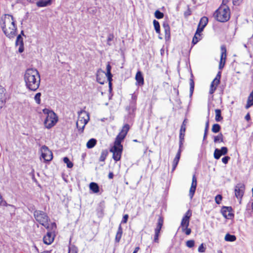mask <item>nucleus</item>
Returning <instances> with one entry per match:
<instances>
[{
    "instance_id": "34",
    "label": "nucleus",
    "mask_w": 253,
    "mask_h": 253,
    "mask_svg": "<svg viewBox=\"0 0 253 253\" xmlns=\"http://www.w3.org/2000/svg\"><path fill=\"white\" fill-rule=\"evenodd\" d=\"M221 127L219 125L217 124H215L213 125L211 128V131L213 133L218 132L220 130Z\"/></svg>"
},
{
    "instance_id": "64",
    "label": "nucleus",
    "mask_w": 253,
    "mask_h": 253,
    "mask_svg": "<svg viewBox=\"0 0 253 253\" xmlns=\"http://www.w3.org/2000/svg\"><path fill=\"white\" fill-rule=\"evenodd\" d=\"M139 248L138 247H137L135 248L134 251L132 253H137V252L139 251Z\"/></svg>"
},
{
    "instance_id": "8",
    "label": "nucleus",
    "mask_w": 253,
    "mask_h": 253,
    "mask_svg": "<svg viewBox=\"0 0 253 253\" xmlns=\"http://www.w3.org/2000/svg\"><path fill=\"white\" fill-rule=\"evenodd\" d=\"M129 129V126L127 124L125 125L123 127L121 131L119 133V134L117 136L114 142V145L117 146H122V145L121 144V142L125 138Z\"/></svg>"
},
{
    "instance_id": "28",
    "label": "nucleus",
    "mask_w": 253,
    "mask_h": 253,
    "mask_svg": "<svg viewBox=\"0 0 253 253\" xmlns=\"http://www.w3.org/2000/svg\"><path fill=\"white\" fill-rule=\"evenodd\" d=\"M96 144V140L94 138H91L87 141L86 143V147L87 148L90 149L93 148L95 145Z\"/></svg>"
},
{
    "instance_id": "43",
    "label": "nucleus",
    "mask_w": 253,
    "mask_h": 253,
    "mask_svg": "<svg viewBox=\"0 0 253 253\" xmlns=\"http://www.w3.org/2000/svg\"><path fill=\"white\" fill-rule=\"evenodd\" d=\"M163 13L161 12L160 11L157 10L155 12V16L157 19H161L164 17Z\"/></svg>"
},
{
    "instance_id": "53",
    "label": "nucleus",
    "mask_w": 253,
    "mask_h": 253,
    "mask_svg": "<svg viewBox=\"0 0 253 253\" xmlns=\"http://www.w3.org/2000/svg\"><path fill=\"white\" fill-rule=\"evenodd\" d=\"M197 36L198 35H196L195 34V36H194V37L193 38L192 43L194 44H196L199 42V39L198 38Z\"/></svg>"
},
{
    "instance_id": "30",
    "label": "nucleus",
    "mask_w": 253,
    "mask_h": 253,
    "mask_svg": "<svg viewBox=\"0 0 253 253\" xmlns=\"http://www.w3.org/2000/svg\"><path fill=\"white\" fill-rule=\"evenodd\" d=\"M190 96H191L193 93L194 89V82L193 79V75H191V78L190 79Z\"/></svg>"
},
{
    "instance_id": "18",
    "label": "nucleus",
    "mask_w": 253,
    "mask_h": 253,
    "mask_svg": "<svg viewBox=\"0 0 253 253\" xmlns=\"http://www.w3.org/2000/svg\"><path fill=\"white\" fill-rule=\"evenodd\" d=\"M163 28L165 31V40L168 41L170 38V30L169 25L167 23H164L163 25Z\"/></svg>"
},
{
    "instance_id": "16",
    "label": "nucleus",
    "mask_w": 253,
    "mask_h": 253,
    "mask_svg": "<svg viewBox=\"0 0 253 253\" xmlns=\"http://www.w3.org/2000/svg\"><path fill=\"white\" fill-rule=\"evenodd\" d=\"M232 208L231 207H223L221 209V212L223 216L226 218H231L233 216L231 213Z\"/></svg>"
},
{
    "instance_id": "31",
    "label": "nucleus",
    "mask_w": 253,
    "mask_h": 253,
    "mask_svg": "<svg viewBox=\"0 0 253 253\" xmlns=\"http://www.w3.org/2000/svg\"><path fill=\"white\" fill-rule=\"evenodd\" d=\"M223 142V136L221 133L214 137V143H220Z\"/></svg>"
},
{
    "instance_id": "25",
    "label": "nucleus",
    "mask_w": 253,
    "mask_h": 253,
    "mask_svg": "<svg viewBox=\"0 0 253 253\" xmlns=\"http://www.w3.org/2000/svg\"><path fill=\"white\" fill-rule=\"evenodd\" d=\"M208 23V18L207 17L204 16L202 17L199 23V26L202 28H205Z\"/></svg>"
},
{
    "instance_id": "33",
    "label": "nucleus",
    "mask_w": 253,
    "mask_h": 253,
    "mask_svg": "<svg viewBox=\"0 0 253 253\" xmlns=\"http://www.w3.org/2000/svg\"><path fill=\"white\" fill-rule=\"evenodd\" d=\"M153 25L155 28V30L157 34L160 33V26L159 23L156 20H153Z\"/></svg>"
},
{
    "instance_id": "49",
    "label": "nucleus",
    "mask_w": 253,
    "mask_h": 253,
    "mask_svg": "<svg viewBox=\"0 0 253 253\" xmlns=\"http://www.w3.org/2000/svg\"><path fill=\"white\" fill-rule=\"evenodd\" d=\"M219 151H221V153L222 155H224L227 153L228 149L226 147H222L219 149Z\"/></svg>"
},
{
    "instance_id": "23",
    "label": "nucleus",
    "mask_w": 253,
    "mask_h": 253,
    "mask_svg": "<svg viewBox=\"0 0 253 253\" xmlns=\"http://www.w3.org/2000/svg\"><path fill=\"white\" fill-rule=\"evenodd\" d=\"M123 234V229L121 225H120L118 229V231L115 237V241L119 243L120 241Z\"/></svg>"
},
{
    "instance_id": "40",
    "label": "nucleus",
    "mask_w": 253,
    "mask_h": 253,
    "mask_svg": "<svg viewBox=\"0 0 253 253\" xmlns=\"http://www.w3.org/2000/svg\"><path fill=\"white\" fill-rule=\"evenodd\" d=\"M68 253H78L77 248L74 245L69 246Z\"/></svg>"
},
{
    "instance_id": "1",
    "label": "nucleus",
    "mask_w": 253,
    "mask_h": 253,
    "mask_svg": "<svg viewBox=\"0 0 253 253\" xmlns=\"http://www.w3.org/2000/svg\"><path fill=\"white\" fill-rule=\"evenodd\" d=\"M25 85L29 90L36 91L40 86L41 77L38 71L35 68L26 70L24 74Z\"/></svg>"
},
{
    "instance_id": "36",
    "label": "nucleus",
    "mask_w": 253,
    "mask_h": 253,
    "mask_svg": "<svg viewBox=\"0 0 253 253\" xmlns=\"http://www.w3.org/2000/svg\"><path fill=\"white\" fill-rule=\"evenodd\" d=\"M221 72L220 71H219L218 72V73L217 74L215 78L212 81L213 82V83H215L216 85H218L220 83V78H221Z\"/></svg>"
},
{
    "instance_id": "2",
    "label": "nucleus",
    "mask_w": 253,
    "mask_h": 253,
    "mask_svg": "<svg viewBox=\"0 0 253 253\" xmlns=\"http://www.w3.org/2000/svg\"><path fill=\"white\" fill-rule=\"evenodd\" d=\"M0 27L8 38H12L16 35L17 27L13 17L9 14H5L1 18L0 21Z\"/></svg>"
},
{
    "instance_id": "5",
    "label": "nucleus",
    "mask_w": 253,
    "mask_h": 253,
    "mask_svg": "<svg viewBox=\"0 0 253 253\" xmlns=\"http://www.w3.org/2000/svg\"><path fill=\"white\" fill-rule=\"evenodd\" d=\"M34 216L38 222L46 229H49L48 220H49V219L45 212L42 211L36 210L34 212Z\"/></svg>"
},
{
    "instance_id": "62",
    "label": "nucleus",
    "mask_w": 253,
    "mask_h": 253,
    "mask_svg": "<svg viewBox=\"0 0 253 253\" xmlns=\"http://www.w3.org/2000/svg\"><path fill=\"white\" fill-rule=\"evenodd\" d=\"M245 119L247 121H249L250 120V115L249 113L248 114H247L246 116H245Z\"/></svg>"
},
{
    "instance_id": "63",
    "label": "nucleus",
    "mask_w": 253,
    "mask_h": 253,
    "mask_svg": "<svg viewBox=\"0 0 253 253\" xmlns=\"http://www.w3.org/2000/svg\"><path fill=\"white\" fill-rule=\"evenodd\" d=\"M113 173L112 172H110L108 175V177L109 179H112L113 177Z\"/></svg>"
},
{
    "instance_id": "41",
    "label": "nucleus",
    "mask_w": 253,
    "mask_h": 253,
    "mask_svg": "<svg viewBox=\"0 0 253 253\" xmlns=\"http://www.w3.org/2000/svg\"><path fill=\"white\" fill-rule=\"evenodd\" d=\"M42 94L40 92H38L36 94L34 97V100L38 104H41V97Z\"/></svg>"
},
{
    "instance_id": "50",
    "label": "nucleus",
    "mask_w": 253,
    "mask_h": 253,
    "mask_svg": "<svg viewBox=\"0 0 253 253\" xmlns=\"http://www.w3.org/2000/svg\"><path fill=\"white\" fill-rule=\"evenodd\" d=\"M206 248L204 246V244H202L198 248V252L200 253H204L205 252Z\"/></svg>"
},
{
    "instance_id": "61",
    "label": "nucleus",
    "mask_w": 253,
    "mask_h": 253,
    "mask_svg": "<svg viewBox=\"0 0 253 253\" xmlns=\"http://www.w3.org/2000/svg\"><path fill=\"white\" fill-rule=\"evenodd\" d=\"M179 161V159L174 158L173 161V163L178 164Z\"/></svg>"
},
{
    "instance_id": "59",
    "label": "nucleus",
    "mask_w": 253,
    "mask_h": 253,
    "mask_svg": "<svg viewBox=\"0 0 253 253\" xmlns=\"http://www.w3.org/2000/svg\"><path fill=\"white\" fill-rule=\"evenodd\" d=\"M230 0H223L222 4L221 5H226V4Z\"/></svg>"
},
{
    "instance_id": "27",
    "label": "nucleus",
    "mask_w": 253,
    "mask_h": 253,
    "mask_svg": "<svg viewBox=\"0 0 253 253\" xmlns=\"http://www.w3.org/2000/svg\"><path fill=\"white\" fill-rule=\"evenodd\" d=\"M111 66L110 64V63L108 62L106 66V73H105V76L107 78H109L110 79H111V78H112V75L111 73Z\"/></svg>"
},
{
    "instance_id": "12",
    "label": "nucleus",
    "mask_w": 253,
    "mask_h": 253,
    "mask_svg": "<svg viewBox=\"0 0 253 253\" xmlns=\"http://www.w3.org/2000/svg\"><path fill=\"white\" fill-rule=\"evenodd\" d=\"M221 53L220 55V62L219 64V69L220 70H221L223 69V68L224 66L225 61H226V48L222 46L221 47Z\"/></svg>"
},
{
    "instance_id": "56",
    "label": "nucleus",
    "mask_w": 253,
    "mask_h": 253,
    "mask_svg": "<svg viewBox=\"0 0 253 253\" xmlns=\"http://www.w3.org/2000/svg\"><path fill=\"white\" fill-rule=\"evenodd\" d=\"M181 146V145L180 146H179V150H178V152H177V154H176V155L175 156V158H177V159H178L179 160L180 159V155H181V149H180Z\"/></svg>"
},
{
    "instance_id": "26",
    "label": "nucleus",
    "mask_w": 253,
    "mask_h": 253,
    "mask_svg": "<svg viewBox=\"0 0 253 253\" xmlns=\"http://www.w3.org/2000/svg\"><path fill=\"white\" fill-rule=\"evenodd\" d=\"M215 121L216 122L221 121L223 119V118L221 115V110L218 109H215Z\"/></svg>"
},
{
    "instance_id": "60",
    "label": "nucleus",
    "mask_w": 253,
    "mask_h": 253,
    "mask_svg": "<svg viewBox=\"0 0 253 253\" xmlns=\"http://www.w3.org/2000/svg\"><path fill=\"white\" fill-rule=\"evenodd\" d=\"M209 120H208L207 122H206V126H205V129H209Z\"/></svg>"
},
{
    "instance_id": "21",
    "label": "nucleus",
    "mask_w": 253,
    "mask_h": 253,
    "mask_svg": "<svg viewBox=\"0 0 253 253\" xmlns=\"http://www.w3.org/2000/svg\"><path fill=\"white\" fill-rule=\"evenodd\" d=\"M164 220L162 217H159L158 219L157 226L155 229V233L160 234V231L163 225Z\"/></svg>"
},
{
    "instance_id": "24",
    "label": "nucleus",
    "mask_w": 253,
    "mask_h": 253,
    "mask_svg": "<svg viewBox=\"0 0 253 253\" xmlns=\"http://www.w3.org/2000/svg\"><path fill=\"white\" fill-rule=\"evenodd\" d=\"M89 189L95 193H98L99 191L98 184L95 182H91L89 184Z\"/></svg>"
},
{
    "instance_id": "15",
    "label": "nucleus",
    "mask_w": 253,
    "mask_h": 253,
    "mask_svg": "<svg viewBox=\"0 0 253 253\" xmlns=\"http://www.w3.org/2000/svg\"><path fill=\"white\" fill-rule=\"evenodd\" d=\"M105 72L101 69L98 70L96 73V80L97 82L101 84H104L105 81Z\"/></svg>"
},
{
    "instance_id": "52",
    "label": "nucleus",
    "mask_w": 253,
    "mask_h": 253,
    "mask_svg": "<svg viewBox=\"0 0 253 253\" xmlns=\"http://www.w3.org/2000/svg\"><path fill=\"white\" fill-rule=\"evenodd\" d=\"M230 159V157L229 156H225L222 159V162L225 164H226L228 163V161Z\"/></svg>"
},
{
    "instance_id": "4",
    "label": "nucleus",
    "mask_w": 253,
    "mask_h": 253,
    "mask_svg": "<svg viewBox=\"0 0 253 253\" xmlns=\"http://www.w3.org/2000/svg\"><path fill=\"white\" fill-rule=\"evenodd\" d=\"M214 16L216 19L221 22L227 21L230 17V9L227 5H221L215 11Z\"/></svg>"
},
{
    "instance_id": "17",
    "label": "nucleus",
    "mask_w": 253,
    "mask_h": 253,
    "mask_svg": "<svg viewBox=\"0 0 253 253\" xmlns=\"http://www.w3.org/2000/svg\"><path fill=\"white\" fill-rule=\"evenodd\" d=\"M54 236L50 232H48L45 236L43 238V241L44 244L46 245L51 244L54 240Z\"/></svg>"
},
{
    "instance_id": "10",
    "label": "nucleus",
    "mask_w": 253,
    "mask_h": 253,
    "mask_svg": "<svg viewBox=\"0 0 253 253\" xmlns=\"http://www.w3.org/2000/svg\"><path fill=\"white\" fill-rule=\"evenodd\" d=\"M42 157L45 161H50L52 159V153L48 148L44 145L41 149Z\"/></svg>"
},
{
    "instance_id": "20",
    "label": "nucleus",
    "mask_w": 253,
    "mask_h": 253,
    "mask_svg": "<svg viewBox=\"0 0 253 253\" xmlns=\"http://www.w3.org/2000/svg\"><path fill=\"white\" fill-rule=\"evenodd\" d=\"M6 100V92L5 89L0 85V101L1 103H5Z\"/></svg>"
},
{
    "instance_id": "48",
    "label": "nucleus",
    "mask_w": 253,
    "mask_h": 253,
    "mask_svg": "<svg viewBox=\"0 0 253 253\" xmlns=\"http://www.w3.org/2000/svg\"><path fill=\"white\" fill-rule=\"evenodd\" d=\"M222 200V196L221 195H217L215 198V201L217 204H219Z\"/></svg>"
},
{
    "instance_id": "29",
    "label": "nucleus",
    "mask_w": 253,
    "mask_h": 253,
    "mask_svg": "<svg viewBox=\"0 0 253 253\" xmlns=\"http://www.w3.org/2000/svg\"><path fill=\"white\" fill-rule=\"evenodd\" d=\"M224 239L226 241L234 242L236 240V237L235 235H231L228 233L226 234Z\"/></svg>"
},
{
    "instance_id": "32",
    "label": "nucleus",
    "mask_w": 253,
    "mask_h": 253,
    "mask_svg": "<svg viewBox=\"0 0 253 253\" xmlns=\"http://www.w3.org/2000/svg\"><path fill=\"white\" fill-rule=\"evenodd\" d=\"M108 154V151L107 150H103L101 152V155L99 158L100 161L104 162Z\"/></svg>"
},
{
    "instance_id": "35",
    "label": "nucleus",
    "mask_w": 253,
    "mask_h": 253,
    "mask_svg": "<svg viewBox=\"0 0 253 253\" xmlns=\"http://www.w3.org/2000/svg\"><path fill=\"white\" fill-rule=\"evenodd\" d=\"M221 72L220 71H219L218 72V73L217 74L215 78L212 81L213 82V83H215L216 85H218L220 83V78H221Z\"/></svg>"
},
{
    "instance_id": "51",
    "label": "nucleus",
    "mask_w": 253,
    "mask_h": 253,
    "mask_svg": "<svg viewBox=\"0 0 253 253\" xmlns=\"http://www.w3.org/2000/svg\"><path fill=\"white\" fill-rule=\"evenodd\" d=\"M243 0H232V2L234 5H239L242 2Z\"/></svg>"
},
{
    "instance_id": "3",
    "label": "nucleus",
    "mask_w": 253,
    "mask_h": 253,
    "mask_svg": "<svg viewBox=\"0 0 253 253\" xmlns=\"http://www.w3.org/2000/svg\"><path fill=\"white\" fill-rule=\"evenodd\" d=\"M42 112L46 115V118L44 121L45 127L48 129L51 128L57 122V116L53 111L46 108L43 109Z\"/></svg>"
},
{
    "instance_id": "7",
    "label": "nucleus",
    "mask_w": 253,
    "mask_h": 253,
    "mask_svg": "<svg viewBox=\"0 0 253 253\" xmlns=\"http://www.w3.org/2000/svg\"><path fill=\"white\" fill-rule=\"evenodd\" d=\"M191 215V211L188 210L183 217L179 227V228L181 229V231L185 233L187 235H190L191 233V229L188 228L190 218Z\"/></svg>"
},
{
    "instance_id": "11",
    "label": "nucleus",
    "mask_w": 253,
    "mask_h": 253,
    "mask_svg": "<svg viewBox=\"0 0 253 253\" xmlns=\"http://www.w3.org/2000/svg\"><path fill=\"white\" fill-rule=\"evenodd\" d=\"M245 186L242 183L237 184L235 187V194L237 198H241L244 195Z\"/></svg>"
},
{
    "instance_id": "55",
    "label": "nucleus",
    "mask_w": 253,
    "mask_h": 253,
    "mask_svg": "<svg viewBox=\"0 0 253 253\" xmlns=\"http://www.w3.org/2000/svg\"><path fill=\"white\" fill-rule=\"evenodd\" d=\"M159 234L155 233L154 237V242L157 243H159Z\"/></svg>"
},
{
    "instance_id": "54",
    "label": "nucleus",
    "mask_w": 253,
    "mask_h": 253,
    "mask_svg": "<svg viewBox=\"0 0 253 253\" xmlns=\"http://www.w3.org/2000/svg\"><path fill=\"white\" fill-rule=\"evenodd\" d=\"M128 218V215L127 214L124 215L123 216V220L122 221V223H126Z\"/></svg>"
},
{
    "instance_id": "13",
    "label": "nucleus",
    "mask_w": 253,
    "mask_h": 253,
    "mask_svg": "<svg viewBox=\"0 0 253 253\" xmlns=\"http://www.w3.org/2000/svg\"><path fill=\"white\" fill-rule=\"evenodd\" d=\"M197 182L196 177L195 175H193V177H192V183H191V187H190V188L189 190V196L191 199H192L194 196V193L195 192L196 189L197 187Z\"/></svg>"
},
{
    "instance_id": "19",
    "label": "nucleus",
    "mask_w": 253,
    "mask_h": 253,
    "mask_svg": "<svg viewBox=\"0 0 253 253\" xmlns=\"http://www.w3.org/2000/svg\"><path fill=\"white\" fill-rule=\"evenodd\" d=\"M135 80L136 81V84L139 85H143L144 84V78L142 73L140 71H138L135 75Z\"/></svg>"
},
{
    "instance_id": "42",
    "label": "nucleus",
    "mask_w": 253,
    "mask_h": 253,
    "mask_svg": "<svg viewBox=\"0 0 253 253\" xmlns=\"http://www.w3.org/2000/svg\"><path fill=\"white\" fill-rule=\"evenodd\" d=\"M15 43H16V45H18L23 44H24L23 43V38L21 36V35H19L17 36Z\"/></svg>"
},
{
    "instance_id": "6",
    "label": "nucleus",
    "mask_w": 253,
    "mask_h": 253,
    "mask_svg": "<svg viewBox=\"0 0 253 253\" xmlns=\"http://www.w3.org/2000/svg\"><path fill=\"white\" fill-rule=\"evenodd\" d=\"M89 120L88 113L85 111L82 110L78 113V119L76 122V126L79 130L83 131L85 126Z\"/></svg>"
},
{
    "instance_id": "39",
    "label": "nucleus",
    "mask_w": 253,
    "mask_h": 253,
    "mask_svg": "<svg viewBox=\"0 0 253 253\" xmlns=\"http://www.w3.org/2000/svg\"><path fill=\"white\" fill-rule=\"evenodd\" d=\"M64 162L66 164L67 167L68 168H72L73 167V164L69 160L68 158L64 157L63 158Z\"/></svg>"
},
{
    "instance_id": "37",
    "label": "nucleus",
    "mask_w": 253,
    "mask_h": 253,
    "mask_svg": "<svg viewBox=\"0 0 253 253\" xmlns=\"http://www.w3.org/2000/svg\"><path fill=\"white\" fill-rule=\"evenodd\" d=\"M217 85H216L215 83H213V81L211 82L209 91L210 94H212L213 93L214 91L216 90Z\"/></svg>"
},
{
    "instance_id": "46",
    "label": "nucleus",
    "mask_w": 253,
    "mask_h": 253,
    "mask_svg": "<svg viewBox=\"0 0 253 253\" xmlns=\"http://www.w3.org/2000/svg\"><path fill=\"white\" fill-rule=\"evenodd\" d=\"M253 105V100L248 98L247 104L246 105V108L249 109L251 106Z\"/></svg>"
},
{
    "instance_id": "22",
    "label": "nucleus",
    "mask_w": 253,
    "mask_h": 253,
    "mask_svg": "<svg viewBox=\"0 0 253 253\" xmlns=\"http://www.w3.org/2000/svg\"><path fill=\"white\" fill-rule=\"evenodd\" d=\"M51 3V0H41L37 2V5L38 7H45L50 5Z\"/></svg>"
},
{
    "instance_id": "14",
    "label": "nucleus",
    "mask_w": 253,
    "mask_h": 253,
    "mask_svg": "<svg viewBox=\"0 0 253 253\" xmlns=\"http://www.w3.org/2000/svg\"><path fill=\"white\" fill-rule=\"evenodd\" d=\"M187 120L184 119L183 121L182 124L181 126L179 133V139H180V146L182 144V141L184 140V137L185 135V132L186 130V126L187 124Z\"/></svg>"
},
{
    "instance_id": "44",
    "label": "nucleus",
    "mask_w": 253,
    "mask_h": 253,
    "mask_svg": "<svg viewBox=\"0 0 253 253\" xmlns=\"http://www.w3.org/2000/svg\"><path fill=\"white\" fill-rule=\"evenodd\" d=\"M186 245L187 247L191 248L195 245V241L193 240H188L186 242Z\"/></svg>"
},
{
    "instance_id": "45",
    "label": "nucleus",
    "mask_w": 253,
    "mask_h": 253,
    "mask_svg": "<svg viewBox=\"0 0 253 253\" xmlns=\"http://www.w3.org/2000/svg\"><path fill=\"white\" fill-rule=\"evenodd\" d=\"M114 38V36L113 34H110L108 35V38H107V44L109 45H111L110 42L113 40Z\"/></svg>"
},
{
    "instance_id": "9",
    "label": "nucleus",
    "mask_w": 253,
    "mask_h": 253,
    "mask_svg": "<svg viewBox=\"0 0 253 253\" xmlns=\"http://www.w3.org/2000/svg\"><path fill=\"white\" fill-rule=\"evenodd\" d=\"M123 151V146H114L110 149V151L113 153V158L115 161H118L121 159Z\"/></svg>"
},
{
    "instance_id": "47",
    "label": "nucleus",
    "mask_w": 253,
    "mask_h": 253,
    "mask_svg": "<svg viewBox=\"0 0 253 253\" xmlns=\"http://www.w3.org/2000/svg\"><path fill=\"white\" fill-rule=\"evenodd\" d=\"M204 28H202L198 25L195 35L200 36V33L204 30Z\"/></svg>"
},
{
    "instance_id": "57",
    "label": "nucleus",
    "mask_w": 253,
    "mask_h": 253,
    "mask_svg": "<svg viewBox=\"0 0 253 253\" xmlns=\"http://www.w3.org/2000/svg\"><path fill=\"white\" fill-rule=\"evenodd\" d=\"M19 47L18 48V51L20 53H22L24 51V44H20L19 45Z\"/></svg>"
},
{
    "instance_id": "38",
    "label": "nucleus",
    "mask_w": 253,
    "mask_h": 253,
    "mask_svg": "<svg viewBox=\"0 0 253 253\" xmlns=\"http://www.w3.org/2000/svg\"><path fill=\"white\" fill-rule=\"evenodd\" d=\"M214 158L218 160L220 158L221 155H222L221 153V151H219V149L216 148L214 152Z\"/></svg>"
},
{
    "instance_id": "58",
    "label": "nucleus",
    "mask_w": 253,
    "mask_h": 253,
    "mask_svg": "<svg viewBox=\"0 0 253 253\" xmlns=\"http://www.w3.org/2000/svg\"><path fill=\"white\" fill-rule=\"evenodd\" d=\"M107 80L109 81V85L110 90H111L112 89V83H111V81L112 80V79L111 78V79H110L109 78H107Z\"/></svg>"
}]
</instances>
